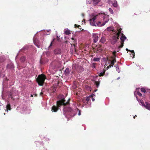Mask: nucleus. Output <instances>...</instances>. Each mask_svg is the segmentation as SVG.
<instances>
[{"label":"nucleus","instance_id":"nucleus-1","mask_svg":"<svg viewBox=\"0 0 150 150\" xmlns=\"http://www.w3.org/2000/svg\"><path fill=\"white\" fill-rule=\"evenodd\" d=\"M67 103H69L67 102ZM57 105L58 107H59L62 105H64V107L63 109V114L66 118L72 117L74 116L76 114H78L79 116L81 115V111L78 109L75 105H74V109L73 110L69 106V105L67 104V105H65V103L62 102L57 101Z\"/></svg>","mask_w":150,"mask_h":150},{"label":"nucleus","instance_id":"nucleus-2","mask_svg":"<svg viewBox=\"0 0 150 150\" xmlns=\"http://www.w3.org/2000/svg\"><path fill=\"white\" fill-rule=\"evenodd\" d=\"M18 95V91L15 88H13L8 93V100H9L11 99L15 103H17L19 99Z\"/></svg>","mask_w":150,"mask_h":150},{"label":"nucleus","instance_id":"nucleus-3","mask_svg":"<svg viewBox=\"0 0 150 150\" xmlns=\"http://www.w3.org/2000/svg\"><path fill=\"white\" fill-rule=\"evenodd\" d=\"M107 30L108 31H111L113 33L115 34L114 36H112V38H119L120 37L121 38H126L122 33H121L122 29L121 28L117 29V30H114V28L113 27H108L107 28Z\"/></svg>","mask_w":150,"mask_h":150},{"label":"nucleus","instance_id":"nucleus-4","mask_svg":"<svg viewBox=\"0 0 150 150\" xmlns=\"http://www.w3.org/2000/svg\"><path fill=\"white\" fill-rule=\"evenodd\" d=\"M93 17L89 20V22L90 24L94 26H101L104 25L106 23L108 22V21H105L104 22H103V23H101L100 21H98V23H96L95 20L96 19V17L98 16L97 15H95L94 14H93L92 15Z\"/></svg>","mask_w":150,"mask_h":150},{"label":"nucleus","instance_id":"nucleus-5","mask_svg":"<svg viewBox=\"0 0 150 150\" xmlns=\"http://www.w3.org/2000/svg\"><path fill=\"white\" fill-rule=\"evenodd\" d=\"M5 59L4 56H0V77H4L5 76V74L4 72V63Z\"/></svg>","mask_w":150,"mask_h":150},{"label":"nucleus","instance_id":"nucleus-6","mask_svg":"<svg viewBox=\"0 0 150 150\" xmlns=\"http://www.w3.org/2000/svg\"><path fill=\"white\" fill-rule=\"evenodd\" d=\"M46 79L45 76L43 74L39 75L37 79L38 84L40 86H42Z\"/></svg>","mask_w":150,"mask_h":150},{"label":"nucleus","instance_id":"nucleus-7","mask_svg":"<svg viewBox=\"0 0 150 150\" xmlns=\"http://www.w3.org/2000/svg\"><path fill=\"white\" fill-rule=\"evenodd\" d=\"M91 96L87 97L85 99L83 100V106L86 108H88L91 107Z\"/></svg>","mask_w":150,"mask_h":150},{"label":"nucleus","instance_id":"nucleus-8","mask_svg":"<svg viewBox=\"0 0 150 150\" xmlns=\"http://www.w3.org/2000/svg\"><path fill=\"white\" fill-rule=\"evenodd\" d=\"M22 110L23 113L25 114H29L30 113L31 109L30 107H27L26 105H24L22 108Z\"/></svg>","mask_w":150,"mask_h":150},{"label":"nucleus","instance_id":"nucleus-9","mask_svg":"<svg viewBox=\"0 0 150 150\" xmlns=\"http://www.w3.org/2000/svg\"><path fill=\"white\" fill-rule=\"evenodd\" d=\"M33 40L35 45L39 48L41 44V42L38 40V38H33Z\"/></svg>","mask_w":150,"mask_h":150},{"label":"nucleus","instance_id":"nucleus-10","mask_svg":"<svg viewBox=\"0 0 150 150\" xmlns=\"http://www.w3.org/2000/svg\"><path fill=\"white\" fill-rule=\"evenodd\" d=\"M116 62V59L115 58H113L112 60V61H110V62H109L110 64H112V65H109L107 67H106L105 66V67L106 70H108V69L110 68L111 67H113V65L114 64L115 62Z\"/></svg>","mask_w":150,"mask_h":150},{"label":"nucleus","instance_id":"nucleus-11","mask_svg":"<svg viewBox=\"0 0 150 150\" xmlns=\"http://www.w3.org/2000/svg\"><path fill=\"white\" fill-rule=\"evenodd\" d=\"M64 34L68 35H69L71 34V33H72L73 34V32H72V31L70 30L68 28H65L64 30Z\"/></svg>","mask_w":150,"mask_h":150},{"label":"nucleus","instance_id":"nucleus-12","mask_svg":"<svg viewBox=\"0 0 150 150\" xmlns=\"http://www.w3.org/2000/svg\"><path fill=\"white\" fill-rule=\"evenodd\" d=\"M137 100L139 102V104L143 107H144L145 104L143 100L139 99H138L137 96H136Z\"/></svg>","mask_w":150,"mask_h":150},{"label":"nucleus","instance_id":"nucleus-13","mask_svg":"<svg viewBox=\"0 0 150 150\" xmlns=\"http://www.w3.org/2000/svg\"><path fill=\"white\" fill-rule=\"evenodd\" d=\"M127 38H120L121 40V42L120 43L121 45L119 47V48H121L124 45V42L125 39H126Z\"/></svg>","mask_w":150,"mask_h":150},{"label":"nucleus","instance_id":"nucleus-14","mask_svg":"<svg viewBox=\"0 0 150 150\" xmlns=\"http://www.w3.org/2000/svg\"><path fill=\"white\" fill-rule=\"evenodd\" d=\"M6 109L5 111L8 112V110H10L11 109V105L9 102L7 103V105L6 106Z\"/></svg>","mask_w":150,"mask_h":150},{"label":"nucleus","instance_id":"nucleus-15","mask_svg":"<svg viewBox=\"0 0 150 150\" xmlns=\"http://www.w3.org/2000/svg\"><path fill=\"white\" fill-rule=\"evenodd\" d=\"M139 88H137L136 91L134 92V95L136 96V97L137 96V95L140 96H142V94L139 92Z\"/></svg>","mask_w":150,"mask_h":150},{"label":"nucleus","instance_id":"nucleus-16","mask_svg":"<svg viewBox=\"0 0 150 150\" xmlns=\"http://www.w3.org/2000/svg\"><path fill=\"white\" fill-rule=\"evenodd\" d=\"M29 47V46L28 45H25L21 50L20 51L21 52H24L28 49Z\"/></svg>","mask_w":150,"mask_h":150},{"label":"nucleus","instance_id":"nucleus-17","mask_svg":"<svg viewBox=\"0 0 150 150\" xmlns=\"http://www.w3.org/2000/svg\"><path fill=\"white\" fill-rule=\"evenodd\" d=\"M14 68V66L12 63H10L8 64L6 67V68L7 69H10L12 70Z\"/></svg>","mask_w":150,"mask_h":150},{"label":"nucleus","instance_id":"nucleus-18","mask_svg":"<svg viewBox=\"0 0 150 150\" xmlns=\"http://www.w3.org/2000/svg\"><path fill=\"white\" fill-rule=\"evenodd\" d=\"M35 142L37 146H38L41 147V148L42 147L44 148V147H43V144L42 142H40L39 141H37L36 142Z\"/></svg>","mask_w":150,"mask_h":150},{"label":"nucleus","instance_id":"nucleus-19","mask_svg":"<svg viewBox=\"0 0 150 150\" xmlns=\"http://www.w3.org/2000/svg\"><path fill=\"white\" fill-rule=\"evenodd\" d=\"M144 107L146 109L150 111V104L148 102H145V105Z\"/></svg>","mask_w":150,"mask_h":150},{"label":"nucleus","instance_id":"nucleus-20","mask_svg":"<svg viewBox=\"0 0 150 150\" xmlns=\"http://www.w3.org/2000/svg\"><path fill=\"white\" fill-rule=\"evenodd\" d=\"M58 109V107L55 105H53L52 108V112H56Z\"/></svg>","mask_w":150,"mask_h":150},{"label":"nucleus","instance_id":"nucleus-21","mask_svg":"<svg viewBox=\"0 0 150 150\" xmlns=\"http://www.w3.org/2000/svg\"><path fill=\"white\" fill-rule=\"evenodd\" d=\"M54 53L55 54H59L61 53V51L60 49H57L54 51Z\"/></svg>","mask_w":150,"mask_h":150},{"label":"nucleus","instance_id":"nucleus-22","mask_svg":"<svg viewBox=\"0 0 150 150\" xmlns=\"http://www.w3.org/2000/svg\"><path fill=\"white\" fill-rule=\"evenodd\" d=\"M106 70V69H105V70H103L100 71L99 72H98V74H99V76H103L104 74V73L105 72V71Z\"/></svg>","mask_w":150,"mask_h":150},{"label":"nucleus","instance_id":"nucleus-23","mask_svg":"<svg viewBox=\"0 0 150 150\" xmlns=\"http://www.w3.org/2000/svg\"><path fill=\"white\" fill-rule=\"evenodd\" d=\"M92 1V4L93 5H95L98 4L101 0H91Z\"/></svg>","mask_w":150,"mask_h":150},{"label":"nucleus","instance_id":"nucleus-24","mask_svg":"<svg viewBox=\"0 0 150 150\" xmlns=\"http://www.w3.org/2000/svg\"><path fill=\"white\" fill-rule=\"evenodd\" d=\"M55 38H54V39H53L52 41L51 42L50 45L48 47V49L49 50H50V48H51V47L53 46V44L54 43V40H55Z\"/></svg>","mask_w":150,"mask_h":150},{"label":"nucleus","instance_id":"nucleus-25","mask_svg":"<svg viewBox=\"0 0 150 150\" xmlns=\"http://www.w3.org/2000/svg\"><path fill=\"white\" fill-rule=\"evenodd\" d=\"M26 59L25 56H22L21 57L20 60L22 62H24L25 60Z\"/></svg>","mask_w":150,"mask_h":150},{"label":"nucleus","instance_id":"nucleus-26","mask_svg":"<svg viewBox=\"0 0 150 150\" xmlns=\"http://www.w3.org/2000/svg\"><path fill=\"white\" fill-rule=\"evenodd\" d=\"M52 2L54 5H56L58 4V1L57 0H53Z\"/></svg>","mask_w":150,"mask_h":150},{"label":"nucleus","instance_id":"nucleus-27","mask_svg":"<svg viewBox=\"0 0 150 150\" xmlns=\"http://www.w3.org/2000/svg\"><path fill=\"white\" fill-rule=\"evenodd\" d=\"M8 79H7V77H5L3 79V83H6L7 81H8Z\"/></svg>","mask_w":150,"mask_h":150},{"label":"nucleus","instance_id":"nucleus-28","mask_svg":"<svg viewBox=\"0 0 150 150\" xmlns=\"http://www.w3.org/2000/svg\"><path fill=\"white\" fill-rule=\"evenodd\" d=\"M114 67H116V71L118 72V73H120V71L119 69L118 65H115Z\"/></svg>","mask_w":150,"mask_h":150},{"label":"nucleus","instance_id":"nucleus-29","mask_svg":"<svg viewBox=\"0 0 150 150\" xmlns=\"http://www.w3.org/2000/svg\"><path fill=\"white\" fill-rule=\"evenodd\" d=\"M64 72L66 74H69V68H67L65 70Z\"/></svg>","mask_w":150,"mask_h":150},{"label":"nucleus","instance_id":"nucleus-30","mask_svg":"<svg viewBox=\"0 0 150 150\" xmlns=\"http://www.w3.org/2000/svg\"><path fill=\"white\" fill-rule=\"evenodd\" d=\"M100 58H99L94 57L93 59V61L95 62H98L100 61Z\"/></svg>","mask_w":150,"mask_h":150},{"label":"nucleus","instance_id":"nucleus-31","mask_svg":"<svg viewBox=\"0 0 150 150\" xmlns=\"http://www.w3.org/2000/svg\"><path fill=\"white\" fill-rule=\"evenodd\" d=\"M99 35L98 34L93 33V38H99V37H100V35L98 36Z\"/></svg>","mask_w":150,"mask_h":150},{"label":"nucleus","instance_id":"nucleus-32","mask_svg":"<svg viewBox=\"0 0 150 150\" xmlns=\"http://www.w3.org/2000/svg\"><path fill=\"white\" fill-rule=\"evenodd\" d=\"M95 83L96 85V86L97 88H98L100 84V82H98L97 81H96L95 82Z\"/></svg>","mask_w":150,"mask_h":150},{"label":"nucleus","instance_id":"nucleus-33","mask_svg":"<svg viewBox=\"0 0 150 150\" xmlns=\"http://www.w3.org/2000/svg\"><path fill=\"white\" fill-rule=\"evenodd\" d=\"M105 40V38H101L100 41L102 43H104Z\"/></svg>","mask_w":150,"mask_h":150},{"label":"nucleus","instance_id":"nucleus-34","mask_svg":"<svg viewBox=\"0 0 150 150\" xmlns=\"http://www.w3.org/2000/svg\"><path fill=\"white\" fill-rule=\"evenodd\" d=\"M113 6L115 7H117V3L116 1L114 2V3L113 4Z\"/></svg>","mask_w":150,"mask_h":150},{"label":"nucleus","instance_id":"nucleus-35","mask_svg":"<svg viewBox=\"0 0 150 150\" xmlns=\"http://www.w3.org/2000/svg\"><path fill=\"white\" fill-rule=\"evenodd\" d=\"M95 65H96V63H93L91 65V67L93 69H95V68H96Z\"/></svg>","mask_w":150,"mask_h":150},{"label":"nucleus","instance_id":"nucleus-36","mask_svg":"<svg viewBox=\"0 0 150 150\" xmlns=\"http://www.w3.org/2000/svg\"><path fill=\"white\" fill-rule=\"evenodd\" d=\"M129 51L130 52L132 53L133 54V58H134L135 56V53L134 52V51L133 50H129Z\"/></svg>","mask_w":150,"mask_h":150},{"label":"nucleus","instance_id":"nucleus-37","mask_svg":"<svg viewBox=\"0 0 150 150\" xmlns=\"http://www.w3.org/2000/svg\"><path fill=\"white\" fill-rule=\"evenodd\" d=\"M141 91L142 92H143L144 93H145L146 92V90L145 89L143 88H141Z\"/></svg>","mask_w":150,"mask_h":150},{"label":"nucleus","instance_id":"nucleus-38","mask_svg":"<svg viewBox=\"0 0 150 150\" xmlns=\"http://www.w3.org/2000/svg\"><path fill=\"white\" fill-rule=\"evenodd\" d=\"M113 38V40L114 41V43H113V44H115V43L117 41V39H118L119 38Z\"/></svg>","mask_w":150,"mask_h":150},{"label":"nucleus","instance_id":"nucleus-39","mask_svg":"<svg viewBox=\"0 0 150 150\" xmlns=\"http://www.w3.org/2000/svg\"><path fill=\"white\" fill-rule=\"evenodd\" d=\"M74 27L75 28H79V27H81V26L80 25H77L76 24H75L74 25Z\"/></svg>","mask_w":150,"mask_h":150},{"label":"nucleus","instance_id":"nucleus-40","mask_svg":"<svg viewBox=\"0 0 150 150\" xmlns=\"http://www.w3.org/2000/svg\"><path fill=\"white\" fill-rule=\"evenodd\" d=\"M109 11L111 13L113 14V13L112 10L111 8H109Z\"/></svg>","mask_w":150,"mask_h":150},{"label":"nucleus","instance_id":"nucleus-41","mask_svg":"<svg viewBox=\"0 0 150 150\" xmlns=\"http://www.w3.org/2000/svg\"><path fill=\"white\" fill-rule=\"evenodd\" d=\"M98 38H94L93 39V42L94 43H96L97 42V41L98 40Z\"/></svg>","mask_w":150,"mask_h":150},{"label":"nucleus","instance_id":"nucleus-42","mask_svg":"<svg viewBox=\"0 0 150 150\" xmlns=\"http://www.w3.org/2000/svg\"><path fill=\"white\" fill-rule=\"evenodd\" d=\"M43 89H42L41 90L42 92L40 93V96H42V95L43 94V93L42 92Z\"/></svg>","mask_w":150,"mask_h":150},{"label":"nucleus","instance_id":"nucleus-43","mask_svg":"<svg viewBox=\"0 0 150 150\" xmlns=\"http://www.w3.org/2000/svg\"><path fill=\"white\" fill-rule=\"evenodd\" d=\"M150 11V8H148L147 10H146V12H149Z\"/></svg>","mask_w":150,"mask_h":150},{"label":"nucleus","instance_id":"nucleus-44","mask_svg":"<svg viewBox=\"0 0 150 150\" xmlns=\"http://www.w3.org/2000/svg\"><path fill=\"white\" fill-rule=\"evenodd\" d=\"M91 96V98H92V101H93L95 99H94V98H92V96Z\"/></svg>","mask_w":150,"mask_h":150},{"label":"nucleus","instance_id":"nucleus-45","mask_svg":"<svg viewBox=\"0 0 150 150\" xmlns=\"http://www.w3.org/2000/svg\"><path fill=\"white\" fill-rule=\"evenodd\" d=\"M79 28L80 29V31H82L83 30V29L81 27H79Z\"/></svg>","mask_w":150,"mask_h":150},{"label":"nucleus","instance_id":"nucleus-46","mask_svg":"<svg viewBox=\"0 0 150 150\" xmlns=\"http://www.w3.org/2000/svg\"><path fill=\"white\" fill-rule=\"evenodd\" d=\"M40 63L41 64H42L43 63L41 61V59H40Z\"/></svg>","mask_w":150,"mask_h":150},{"label":"nucleus","instance_id":"nucleus-47","mask_svg":"<svg viewBox=\"0 0 150 150\" xmlns=\"http://www.w3.org/2000/svg\"><path fill=\"white\" fill-rule=\"evenodd\" d=\"M49 140V139H47V138L46 139V141H47Z\"/></svg>","mask_w":150,"mask_h":150},{"label":"nucleus","instance_id":"nucleus-48","mask_svg":"<svg viewBox=\"0 0 150 150\" xmlns=\"http://www.w3.org/2000/svg\"><path fill=\"white\" fill-rule=\"evenodd\" d=\"M120 77H118L117 78V80H118L119 79H120Z\"/></svg>","mask_w":150,"mask_h":150},{"label":"nucleus","instance_id":"nucleus-49","mask_svg":"<svg viewBox=\"0 0 150 150\" xmlns=\"http://www.w3.org/2000/svg\"><path fill=\"white\" fill-rule=\"evenodd\" d=\"M126 50L127 51H129V50L127 48H126Z\"/></svg>","mask_w":150,"mask_h":150},{"label":"nucleus","instance_id":"nucleus-50","mask_svg":"<svg viewBox=\"0 0 150 150\" xmlns=\"http://www.w3.org/2000/svg\"><path fill=\"white\" fill-rule=\"evenodd\" d=\"M18 54H17V55L16 56V58H17V57H18Z\"/></svg>","mask_w":150,"mask_h":150},{"label":"nucleus","instance_id":"nucleus-51","mask_svg":"<svg viewBox=\"0 0 150 150\" xmlns=\"http://www.w3.org/2000/svg\"><path fill=\"white\" fill-rule=\"evenodd\" d=\"M135 116H137L136 115H135V116H134V117H133L134 118V119L135 118Z\"/></svg>","mask_w":150,"mask_h":150},{"label":"nucleus","instance_id":"nucleus-52","mask_svg":"<svg viewBox=\"0 0 150 150\" xmlns=\"http://www.w3.org/2000/svg\"><path fill=\"white\" fill-rule=\"evenodd\" d=\"M97 89H96V90H95L94 91V92H96V91H97Z\"/></svg>","mask_w":150,"mask_h":150},{"label":"nucleus","instance_id":"nucleus-53","mask_svg":"<svg viewBox=\"0 0 150 150\" xmlns=\"http://www.w3.org/2000/svg\"><path fill=\"white\" fill-rule=\"evenodd\" d=\"M71 39H72V40H75V39H74V38H72Z\"/></svg>","mask_w":150,"mask_h":150},{"label":"nucleus","instance_id":"nucleus-54","mask_svg":"<svg viewBox=\"0 0 150 150\" xmlns=\"http://www.w3.org/2000/svg\"><path fill=\"white\" fill-rule=\"evenodd\" d=\"M59 38H57V39H57V40H59Z\"/></svg>","mask_w":150,"mask_h":150},{"label":"nucleus","instance_id":"nucleus-55","mask_svg":"<svg viewBox=\"0 0 150 150\" xmlns=\"http://www.w3.org/2000/svg\"><path fill=\"white\" fill-rule=\"evenodd\" d=\"M20 52V51H19V52H18V54H19V52Z\"/></svg>","mask_w":150,"mask_h":150},{"label":"nucleus","instance_id":"nucleus-56","mask_svg":"<svg viewBox=\"0 0 150 150\" xmlns=\"http://www.w3.org/2000/svg\"><path fill=\"white\" fill-rule=\"evenodd\" d=\"M50 34V33H49L48 34H47V35H49Z\"/></svg>","mask_w":150,"mask_h":150},{"label":"nucleus","instance_id":"nucleus-57","mask_svg":"<svg viewBox=\"0 0 150 150\" xmlns=\"http://www.w3.org/2000/svg\"><path fill=\"white\" fill-rule=\"evenodd\" d=\"M110 2V0H109V2Z\"/></svg>","mask_w":150,"mask_h":150},{"label":"nucleus","instance_id":"nucleus-58","mask_svg":"<svg viewBox=\"0 0 150 150\" xmlns=\"http://www.w3.org/2000/svg\"><path fill=\"white\" fill-rule=\"evenodd\" d=\"M57 38H59V37H58V36H57Z\"/></svg>","mask_w":150,"mask_h":150},{"label":"nucleus","instance_id":"nucleus-59","mask_svg":"<svg viewBox=\"0 0 150 150\" xmlns=\"http://www.w3.org/2000/svg\"><path fill=\"white\" fill-rule=\"evenodd\" d=\"M4 115H5V113H4Z\"/></svg>","mask_w":150,"mask_h":150},{"label":"nucleus","instance_id":"nucleus-60","mask_svg":"<svg viewBox=\"0 0 150 150\" xmlns=\"http://www.w3.org/2000/svg\"><path fill=\"white\" fill-rule=\"evenodd\" d=\"M105 65H106V66H107V65L105 64Z\"/></svg>","mask_w":150,"mask_h":150},{"label":"nucleus","instance_id":"nucleus-61","mask_svg":"<svg viewBox=\"0 0 150 150\" xmlns=\"http://www.w3.org/2000/svg\"><path fill=\"white\" fill-rule=\"evenodd\" d=\"M72 37H75V36H72Z\"/></svg>","mask_w":150,"mask_h":150},{"label":"nucleus","instance_id":"nucleus-62","mask_svg":"<svg viewBox=\"0 0 150 150\" xmlns=\"http://www.w3.org/2000/svg\"><path fill=\"white\" fill-rule=\"evenodd\" d=\"M45 150H46V149H45Z\"/></svg>","mask_w":150,"mask_h":150}]
</instances>
